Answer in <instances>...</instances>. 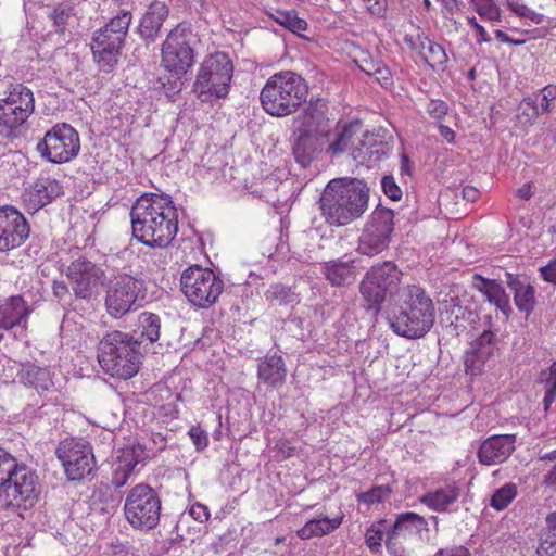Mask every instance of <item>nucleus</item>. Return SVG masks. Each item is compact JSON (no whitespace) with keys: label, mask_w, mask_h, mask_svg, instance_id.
<instances>
[{"label":"nucleus","mask_w":556,"mask_h":556,"mask_svg":"<svg viewBox=\"0 0 556 556\" xmlns=\"http://www.w3.org/2000/svg\"><path fill=\"white\" fill-rule=\"evenodd\" d=\"M132 236L142 244L164 249L178 232V215L172 199L164 194H143L130 211Z\"/></svg>","instance_id":"1"},{"label":"nucleus","mask_w":556,"mask_h":556,"mask_svg":"<svg viewBox=\"0 0 556 556\" xmlns=\"http://www.w3.org/2000/svg\"><path fill=\"white\" fill-rule=\"evenodd\" d=\"M434 320V303L425 289L407 285L399 290L388 316L389 326L397 336L422 338L431 330Z\"/></svg>","instance_id":"2"},{"label":"nucleus","mask_w":556,"mask_h":556,"mask_svg":"<svg viewBox=\"0 0 556 556\" xmlns=\"http://www.w3.org/2000/svg\"><path fill=\"white\" fill-rule=\"evenodd\" d=\"M369 188L356 178L330 180L319 199V208L330 226H345L361 218L368 208Z\"/></svg>","instance_id":"3"},{"label":"nucleus","mask_w":556,"mask_h":556,"mask_svg":"<svg viewBox=\"0 0 556 556\" xmlns=\"http://www.w3.org/2000/svg\"><path fill=\"white\" fill-rule=\"evenodd\" d=\"M97 357L101 368L111 377L130 379L141 363L137 337L119 330L108 332L98 344Z\"/></svg>","instance_id":"4"},{"label":"nucleus","mask_w":556,"mask_h":556,"mask_svg":"<svg viewBox=\"0 0 556 556\" xmlns=\"http://www.w3.org/2000/svg\"><path fill=\"white\" fill-rule=\"evenodd\" d=\"M308 86L304 78L292 71H282L270 76L263 87L260 99L266 113L287 116L305 102Z\"/></svg>","instance_id":"5"},{"label":"nucleus","mask_w":556,"mask_h":556,"mask_svg":"<svg viewBox=\"0 0 556 556\" xmlns=\"http://www.w3.org/2000/svg\"><path fill=\"white\" fill-rule=\"evenodd\" d=\"M232 76L233 64L228 54H210L200 64L192 90L202 102L225 98L229 93Z\"/></svg>","instance_id":"6"},{"label":"nucleus","mask_w":556,"mask_h":556,"mask_svg":"<svg viewBox=\"0 0 556 556\" xmlns=\"http://www.w3.org/2000/svg\"><path fill=\"white\" fill-rule=\"evenodd\" d=\"M146 298V281L140 277L121 273L109 281L104 296L105 311L112 318L119 319L141 306Z\"/></svg>","instance_id":"7"},{"label":"nucleus","mask_w":556,"mask_h":556,"mask_svg":"<svg viewBox=\"0 0 556 556\" xmlns=\"http://www.w3.org/2000/svg\"><path fill=\"white\" fill-rule=\"evenodd\" d=\"M401 276V270L392 262L371 266L359 283V292L367 304V312L377 315L387 296L399 292Z\"/></svg>","instance_id":"8"},{"label":"nucleus","mask_w":556,"mask_h":556,"mask_svg":"<svg viewBox=\"0 0 556 556\" xmlns=\"http://www.w3.org/2000/svg\"><path fill=\"white\" fill-rule=\"evenodd\" d=\"M161 506L156 491L146 483H139L128 492L124 514L132 528L149 531L159 525Z\"/></svg>","instance_id":"9"},{"label":"nucleus","mask_w":556,"mask_h":556,"mask_svg":"<svg viewBox=\"0 0 556 556\" xmlns=\"http://www.w3.org/2000/svg\"><path fill=\"white\" fill-rule=\"evenodd\" d=\"M180 286L186 298L201 308L213 305L224 290L223 280L212 269L198 265L182 271Z\"/></svg>","instance_id":"10"},{"label":"nucleus","mask_w":556,"mask_h":556,"mask_svg":"<svg viewBox=\"0 0 556 556\" xmlns=\"http://www.w3.org/2000/svg\"><path fill=\"white\" fill-rule=\"evenodd\" d=\"M194 35L185 27L172 29L162 45L161 66L170 74L186 75L195 62Z\"/></svg>","instance_id":"11"},{"label":"nucleus","mask_w":556,"mask_h":556,"mask_svg":"<svg viewBox=\"0 0 556 556\" xmlns=\"http://www.w3.org/2000/svg\"><path fill=\"white\" fill-rule=\"evenodd\" d=\"M39 494L38 476L26 465L18 463L0 489V498H3L8 506L24 510L37 503Z\"/></svg>","instance_id":"12"},{"label":"nucleus","mask_w":556,"mask_h":556,"mask_svg":"<svg viewBox=\"0 0 556 556\" xmlns=\"http://www.w3.org/2000/svg\"><path fill=\"white\" fill-rule=\"evenodd\" d=\"M37 151L47 161L63 164L75 159L80 151L77 130L67 123L55 124L37 144Z\"/></svg>","instance_id":"13"},{"label":"nucleus","mask_w":556,"mask_h":556,"mask_svg":"<svg viewBox=\"0 0 556 556\" xmlns=\"http://www.w3.org/2000/svg\"><path fill=\"white\" fill-rule=\"evenodd\" d=\"M427 531L428 522L422 516L410 511L400 514L387 533L386 548L390 556H410L413 546Z\"/></svg>","instance_id":"14"},{"label":"nucleus","mask_w":556,"mask_h":556,"mask_svg":"<svg viewBox=\"0 0 556 556\" xmlns=\"http://www.w3.org/2000/svg\"><path fill=\"white\" fill-rule=\"evenodd\" d=\"M68 480L79 481L96 470V459L91 445L83 439H65L55 451Z\"/></svg>","instance_id":"15"},{"label":"nucleus","mask_w":556,"mask_h":556,"mask_svg":"<svg viewBox=\"0 0 556 556\" xmlns=\"http://www.w3.org/2000/svg\"><path fill=\"white\" fill-rule=\"evenodd\" d=\"M392 210L377 206L370 214L359 237L358 251L372 256L388 248L394 229Z\"/></svg>","instance_id":"16"},{"label":"nucleus","mask_w":556,"mask_h":556,"mask_svg":"<svg viewBox=\"0 0 556 556\" xmlns=\"http://www.w3.org/2000/svg\"><path fill=\"white\" fill-rule=\"evenodd\" d=\"M65 275L75 298L85 301H90L106 280L105 271L83 255L70 263Z\"/></svg>","instance_id":"17"},{"label":"nucleus","mask_w":556,"mask_h":556,"mask_svg":"<svg viewBox=\"0 0 556 556\" xmlns=\"http://www.w3.org/2000/svg\"><path fill=\"white\" fill-rule=\"evenodd\" d=\"M35 110L33 91L22 84L12 87L8 96L0 99V126L8 130L21 127Z\"/></svg>","instance_id":"18"},{"label":"nucleus","mask_w":556,"mask_h":556,"mask_svg":"<svg viewBox=\"0 0 556 556\" xmlns=\"http://www.w3.org/2000/svg\"><path fill=\"white\" fill-rule=\"evenodd\" d=\"M30 227L24 215L15 207H0V252L21 247L29 237Z\"/></svg>","instance_id":"19"},{"label":"nucleus","mask_w":556,"mask_h":556,"mask_svg":"<svg viewBox=\"0 0 556 556\" xmlns=\"http://www.w3.org/2000/svg\"><path fill=\"white\" fill-rule=\"evenodd\" d=\"M125 39L123 35L108 28H100L93 34L91 50L102 71L110 72L117 64Z\"/></svg>","instance_id":"20"},{"label":"nucleus","mask_w":556,"mask_h":556,"mask_svg":"<svg viewBox=\"0 0 556 556\" xmlns=\"http://www.w3.org/2000/svg\"><path fill=\"white\" fill-rule=\"evenodd\" d=\"M515 450V434H495L481 442L477 455L481 464L493 466L507 460Z\"/></svg>","instance_id":"21"},{"label":"nucleus","mask_w":556,"mask_h":556,"mask_svg":"<svg viewBox=\"0 0 556 556\" xmlns=\"http://www.w3.org/2000/svg\"><path fill=\"white\" fill-rule=\"evenodd\" d=\"M494 350L495 334L489 330L483 331L465 354L466 371L473 376L481 374L485 362L493 355Z\"/></svg>","instance_id":"22"},{"label":"nucleus","mask_w":556,"mask_h":556,"mask_svg":"<svg viewBox=\"0 0 556 556\" xmlns=\"http://www.w3.org/2000/svg\"><path fill=\"white\" fill-rule=\"evenodd\" d=\"M141 459H143L141 445L126 446L121 450L112 466V484L115 488L124 486Z\"/></svg>","instance_id":"23"},{"label":"nucleus","mask_w":556,"mask_h":556,"mask_svg":"<svg viewBox=\"0 0 556 556\" xmlns=\"http://www.w3.org/2000/svg\"><path fill=\"white\" fill-rule=\"evenodd\" d=\"M30 308L21 295H12L0 301V329L11 330L25 326Z\"/></svg>","instance_id":"24"},{"label":"nucleus","mask_w":556,"mask_h":556,"mask_svg":"<svg viewBox=\"0 0 556 556\" xmlns=\"http://www.w3.org/2000/svg\"><path fill=\"white\" fill-rule=\"evenodd\" d=\"M389 148L387 143L378 140L374 135L365 134L364 139L351 151L352 157L367 167L375 166L387 157Z\"/></svg>","instance_id":"25"},{"label":"nucleus","mask_w":556,"mask_h":556,"mask_svg":"<svg viewBox=\"0 0 556 556\" xmlns=\"http://www.w3.org/2000/svg\"><path fill=\"white\" fill-rule=\"evenodd\" d=\"M168 16V8L165 3L154 1L142 16L139 24V34L149 41H154L161 30L164 21Z\"/></svg>","instance_id":"26"},{"label":"nucleus","mask_w":556,"mask_h":556,"mask_svg":"<svg viewBox=\"0 0 556 556\" xmlns=\"http://www.w3.org/2000/svg\"><path fill=\"white\" fill-rule=\"evenodd\" d=\"M506 283L514 292V301L520 312L530 313L534 309L535 289L526 278L506 273Z\"/></svg>","instance_id":"27"},{"label":"nucleus","mask_w":556,"mask_h":556,"mask_svg":"<svg viewBox=\"0 0 556 556\" xmlns=\"http://www.w3.org/2000/svg\"><path fill=\"white\" fill-rule=\"evenodd\" d=\"M321 273L332 287H343L356 279L354 261H329L321 265Z\"/></svg>","instance_id":"28"},{"label":"nucleus","mask_w":556,"mask_h":556,"mask_svg":"<svg viewBox=\"0 0 556 556\" xmlns=\"http://www.w3.org/2000/svg\"><path fill=\"white\" fill-rule=\"evenodd\" d=\"M257 376L265 384L271 388L281 386L287 376V369L281 356L273 354L260 362Z\"/></svg>","instance_id":"29"},{"label":"nucleus","mask_w":556,"mask_h":556,"mask_svg":"<svg viewBox=\"0 0 556 556\" xmlns=\"http://www.w3.org/2000/svg\"><path fill=\"white\" fill-rule=\"evenodd\" d=\"M361 131L359 123L345 124L338 126L332 135L326 152L331 156L340 155L350 149H353L355 139Z\"/></svg>","instance_id":"30"},{"label":"nucleus","mask_w":556,"mask_h":556,"mask_svg":"<svg viewBox=\"0 0 556 556\" xmlns=\"http://www.w3.org/2000/svg\"><path fill=\"white\" fill-rule=\"evenodd\" d=\"M129 333L137 337L139 349L144 341L148 343L156 342L161 333V317L151 312H142L138 316L136 329Z\"/></svg>","instance_id":"31"},{"label":"nucleus","mask_w":556,"mask_h":556,"mask_svg":"<svg viewBox=\"0 0 556 556\" xmlns=\"http://www.w3.org/2000/svg\"><path fill=\"white\" fill-rule=\"evenodd\" d=\"M343 516L328 518L327 516H319L308 520L301 529L296 531V535L301 540H309L312 538H319L336 531L342 523Z\"/></svg>","instance_id":"32"},{"label":"nucleus","mask_w":556,"mask_h":556,"mask_svg":"<svg viewBox=\"0 0 556 556\" xmlns=\"http://www.w3.org/2000/svg\"><path fill=\"white\" fill-rule=\"evenodd\" d=\"M459 496V489L455 485H446L434 492H429L421 497V503L437 511H444L455 503Z\"/></svg>","instance_id":"33"},{"label":"nucleus","mask_w":556,"mask_h":556,"mask_svg":"<svg viewBox=\"0 0 556 556\" xmlns=\"http://www.w3.org/2000/svg\"><path fill=\"white\" fill-rule=\"evenodd\" d=\"M317 139L308 134L300 135L296 139L292 153L295 162L303 168H307L317 152Z\"/></svg>","instance_id":"34"},{"label":"nucleus","mask_w":556,"mask_h":556,"mask_svg":"<svg viewBox=\"0 0 556 556\" xmlns=\"http://www.w3.org/2000/svg\"><path fill=\"white\" fill-rule=\"evenodd\" d=\"M35 192L40 194L45 205L63 193V187L56 179L39 178L33 185Z\"/></svg>","instance_id":"35"},{"label":"nucleus","mask_w":556,"mask_h":556,"mask_svg":"<svg viewBox=\"0 0 556 556\" xmlns=\"http://www.w3.org/2000/svg\"><path fill=\"white\" fill-rule=\"evenodd\" d=\"M517 496V485L513 482L505 483L496 489L491 496L490 506L495 510H504Z\"/></svg>","instance_id":"36"},{"label":"nucleus","mask_w":556,"mask_h":556,"mask_svg":"<svg viewBox=\"0 0 556 556\" xmlns=\"http://www.w3.org/2000/svg\"><path fill=\"white\" fill-rule=\"evenodd\" d=\"M266 299L279 305H288L298 302V294L292 288L277 283L269 287L265 293Z\"/></svg>","instance_id":"37"},{"label":"nucleus","mask_w":556,"mask_h":556,"mask_svg":"<svg viewBox=\"0 0 556 556\" xmlns=\"http://www.w3.org/2000/svg\"><path fill=\"white\" fill-rule=\"evenodd\" d=\"M271 17L281 26L288 28L292 33L299 34L307 29V23L300 18L294 11H277Z\"/></svg>","instance_id":"38"},{"label":"nucleus","mask_w":556,"mask_h":556,"mask_svg":"<svg viewBox=\"0 0 556 556\" xmlns=\"http://www.w3.org/2000/svg\"><path fill=\"white\" fill-rule=\"evenodd\" d=\"M485 299L491 304H494L497 309L502 311L504 314H508L511 311L509 304V296L506 293L504 287L497 281L489 288V292L485 295Z\"/></svg>","instance_id":"39"},{"label":"nucleus","mask_w":556,"mask_h":556,"mask_svg":"<svg viewBox=\"0 0 556 556\" xmlns=\"http://www.w3.org/2000/svg\"><path fill=\"white\" fill-rule=\"evenodd\" d=\"M425 42L427 43V52H422V59L433 68L444 66L448 61L444 48L434 41Z\"/></svg>","instance_id":"40"},{"label":"nucleus","mask_w":556,"mask_h":556,"mask_svg":"<svg viewBox=\"0 0 556 556\" xmlns=\"http://www.w3.org/2000/svg\"><path fill=\"white\" fill-rule=\"evenodd\" d=\"M506 7L518 17L530 20L534 24H541L544 15L527 7L521 0H505Z\"/></svg>","instance_id":"41"},{"label":"nucleus","mask_w":556,"mask_h":556,"mask_svg":"<svg viewBox=\"0 0 556 556\" xmlns=\"http://www.w3.org/2000/svg\"><path fill=\"white\" fill-rule=\"evenodd\" d=\"M131 12L122 10L116 16L112 17L102 28L112 29L118 35L127 37L129 25L131 23Z\"/></svg>","instance_id":"42"},{"label":"nucleus","mask_w":556,"mask_h":556,"mask_svg":"<svg viewBox=\"0 0 556 556\" xmlns=\"http://www.w3.org/2000/svg\"><path fill=\"white\" fill-rule=\"evenodd\" d=\"M391 493V489L384 485L374 486L367 492H363L357 495V500L361 503L372 505L381 503Z\"/></svg>","instance_id":"43"},{"label":"nucleus","mask_w":556,"mask_h":556,"mask_svg":"<svg viewBox=\"0 0 556 556\" xmlns=\"http://www.w3.org/2000/svg\"><path fill=\"white\" fill-rule=\"evenodd\" d=\"M383 540L384 533L377 525H371L367 529L365 533V543L372 554L381 552Z\"/></svg>","instance_id":"44"},{"label":"nucleus","mask_w":556,"mask_h":556,"mask_svg":"<svg viewBox=\"0 0 556 556\" xmlns=\"http://www.w3.org/2000/svg\"><path fill=\"white\" fill-rule=\"evenodd\" d=\"M72 16V8L67 4H59L50 17L53 21V25L56 27V33L64 34L65 27L70 17Z\"/></svg>","instance_id":"45"},{"label":"nucleus","mask_w":556,"mask_h":556,"mask_svg":"<svg viewBox=\"0 0 556 556\" xmlns=\"http://www.w3.org/2000/svg\"><path fill=\"white\" fill-rule=\"evenodd\" d=\"M22 200H23L25 208L31 213H35L45 206L40 194L35 192V189L33 186L25 190V192L22 195Z\"/></svg>","instance_id":"46"},{"label":"nucleus","mask_w":556,"mask_h":556,"mask_svg":"<svg viewBox=\"0 0 556 556\" xmlns=\"http://www.w3.org/2000/svg\"><path fill=\"white\" fill-rule=\"evenodd\" d=\"M381 187L387 197L393 201H399L402 198V190L397 186L393 176H384L381 180Z\"/></svg>","instance_id":"47"},{"label":"nucleus","mask_w":556,"mask_h":556,"mask_svg":"<svg viewBox=\"0 0 556 556\" xmlns=\"http://www.w3.org/2000/svg\"><path fill=\"white\" fill-rule=\"evenodd\" d=\"M185 75H176L170 74V77H167L166 81H163L162 78L159 79L162 87L166 90L167 96L177 94L184 86L182 77Z\"/></svg>","instance_id":"48"},{"label":"nucleus","mask_w":556,"mask_h":556,"mask_svg":"<svg viewBox=\"0 0 556 556\" xmlns=\"http://www.w3.org/2000/svg\"><path fill=\"white\" fill-rule=\"evenodd\" d=\"M189 437L198 451H203L207 447L208 435L200 426H193L189 430Z\"/></svg>","instance_id":"49"},{"label":"nucleus","mask_w":556,"mask_h":556,"mask_svg":"<svg viewBox=\"0 0 556 556\" xmlns=\"http://www.w3.org/2000/svg\"><path fill=\"white\" fill-rule=\"evenodd\" d=\"M536 553L539 556H556V536L549 532L541 540Z\"/></svg>","instance_id":"50"},{"label":"nucleus","mask_w":556,"mask_h":556,"mask_svg":"<svg viewBox=\"0 0 556 556\" xmlns=\"http://www.w3.org/2000/svg\"><path fill=\"white\" fill-rule=\"evenodd\" d=\"M427 111L433 118L441 119L447 113V104L442 100H430Z\"/></svg>","instance_id":"51"},{"label":"nucleus","mask_w":556,"mask_h":556,"mask_svg":"<svg viewBox=\"0 0 556 556\" xmlns=\"http://www.w3.org/2000/svg\"><path fill=\"white\" fill-rule=\"evenodd\" d=\"M451 316H454L455 321L466 320L468 323L475 321L477 315L467 307H463L458 304L453 305L451 309Z\"/></svg>","instance_id":"52"},{"label":"nucleus","mask_w":556,"mask_h":556,"mask_svg":"<svg viewBox=\"0 0 556 556\" xmlns=\"http://www.w3.org/2000/svg\"><path fill=\"white\" fill-rule=\"evenodd\" d=\"M521 110H522L521 114L527 116V122H529L530 124H532L533 121L539 115L538 104L532 99H525L521 102Z\"/></svg>","instance_id":"53"},{"label":"nucleus","mask_w":556,"mask_h":556,"mask_svg":"<svg viewBox=\"0 0 556 556\" xmlns=\"http://www.w3.org/2000/svg\"><path fill=\"white\" fill-rule=\"evenodd\" d=\"M540 276L544 281L556 285V256L540 268Z\"/></svg>","instance_id":"54"},{"label":"nucleus","mask_w":556,"mask_h":556,"mask_svg":"<svg viewBox=\"0 0 556 556\" xmlns=\"http://www.w3.org/2000/svg\"><path fill=\"white\" fill-rule=\"evenodd\" d=\"M496 282V280H493V279H486L484 277H482L481 275L479 274H475L472 276V287L478 290L479 292H481L484 296L488 294L489 292V288H491V286H493L494 283Z\"/></svg>","instance_id":"55"},{"label":"nucleus","mask_w":556,"mask_h":556,"mask_svg":"<svg viewBox=\"0 0 556 556\" xmlns=\"http://www.w3.org/2000/svg\"><path fill=\"white\" fill-rule=\"evenodd\" d=\"M192 518L199 522H204L210 518L208 508L200 503H195L190 507L189 510Z\"/></svg>","instance_id":"56"},{"label":"nucleus","mask_w":556,"mask_h":556,"mask_svg":"<svg viewBox=\"0 0 556 556\" xmlns=\"http://www.w3.org/2000/svg\"><path fill=\"white\" fill-rule=\"evenodd\" d=\"M52 291L53 295L59 301H66L68 298H71L70 287L65 281L54 280L52 285Z\"/></svg>","instance_id":"57"},{"label":"nucleus","mask_w":556,"mask_h":556,"mask_svg":"<svg viewBox=\"0 0 556 556\" xmlns=\"http://www.w3.org/2000/svg\"><path fill=\"white\" fill-rule=\"evenodd\" d=\"M425 41L431 40L425 35H418L416 40L408 36L405 37V42L409 43L412 49L418 51L421 56L422 52H427V43Z\"/></svg>","instance_id":"58"},{"label":"nucleus","mask_w":556,"mask_h":556,"mask_svg":"<svg viewBox=\"0 0 556 556\" xmlns=\"http://www.w3.org/2000/svg\"><path fill=\"white\" fill-rule=\"evenodd\" d=\"M556 98V86L548 85L542 89L541 110L547 112L549 102Z\"/></svg>","instance_id":"59"},{"label":"nucleus","mask_w":556,"mask_h":556,"mask_svg":"<svg viewBox=\"0 0 556 556\" xmlns=\"http://www.w3.org/2000/svg\"><path fill=\"white\" fill-rule=\"evenodd\" d=\"M366 3L367 10L378 16H383L387 9L386 0H362Z\"/></svg>","instance_id":"60"},{"label":"nucleus","mask_w":556,"mask_h":556,"mask_svg":"<svg viewBox=\"0 0 556 556\" xmlns=\"http://www.w3.org/2000/svg\"><path fill=\"white\" fill-rule=\"evenodd\" d=\"M478 13L490 21H501V10L493 3L479 9Z\"/></svg>","instance_id":"61"},{"label":"nucleus","mask_w":556,"mask_h":556,"mask_svg":"<svg viewBox=\"0 0 556 556\" xmlns=\"http://www.w3.org/2000/svg\"><path fill=\"white\" fill-rule=\"evenodd\" d=\"M363 71L369 75H376L377 79L382 84H389L390 81V72L387 67L381 66L380 64H377L374 71L365 70L364 67Z\"/></svg>","instance_id":"62"},{"label":"nucleus","mask_w":556,"mask_h":556,"mask_svg":"<svg viewBox=\"0 0 556 556\" xmlns=\"http://www.w3.org/2000/svg\"><path fill=\"white\" fill-rule=\"evenodd\" d=\"M468 23L477 30L479 43L490 41V37H489L486 30L484 29L483 26L478 24V22L475 17L468 18Z\"/></svg>","instance_id":"63"},{"label":"nucleus","mask_w":556,"mask_h":556,"mask_svg":"<svg viewBox=\"0 0 556 556\" xmlns=\"http://www.w3.org/2000/svg\"><path fill=\"white\" fill-rule=\"evenodd\" d=\"M556 397V383L554 382H547V389L545 391L544 395V407L547 410L549 405L554 402Z\"/></svg>","instance_id":"64"}]
</instances>
